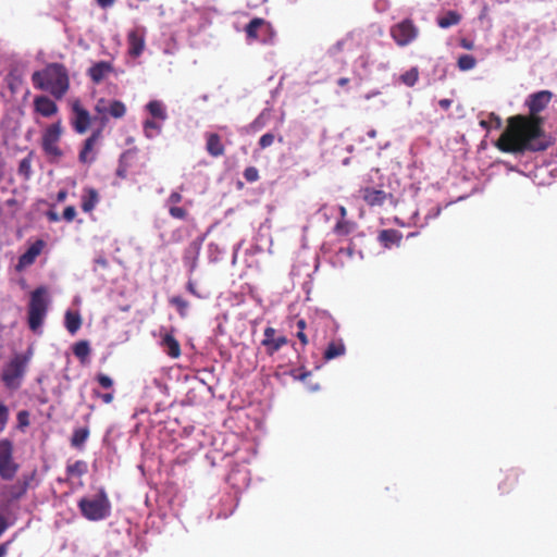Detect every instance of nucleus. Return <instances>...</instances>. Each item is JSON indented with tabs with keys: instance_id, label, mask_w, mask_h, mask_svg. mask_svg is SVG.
Segmentation results:
<instances>
[{
	"instance_id": "4468645a",
	"label": "nucleus",
	"mask_w": 557,
	"mask_h": 557,
	"mask_svg": "<svg viewBox=\"0 0 557 557\" xmlns=\"http://www.w3.org/2000/svg\"><path fill=\"white\" fill-rule=\"evenodd\" d=\"M275 333L276 330L272 326L264 329V338L262 339L261 345L265 347L267 354L269 356H273L288 343V339L285 336L274 337Z\"/></svg>"
},
{
	"instance_id": "f257e3e1",
	"label": "nucleus",
	"mask_w": 557,
	"mask_h": 557,
	"mask_svg": "<svg viewBox=\"0 0 557 557\" xmlns=\"http://www.w3.org/2000/svg\"><path fill=\"white\" fill-rule=\"evenodd\" d=\"M544 117L517 114L507 119V126L495 146L506 153L540 152L553 144L552 137L544 129Z\"/></svg>"
},
{
	"instance_id": "bb28decb",
	"label": "nucleus",
	"mask_w": 557,
	"mask_h": 557,
	"mask_svg": "<svg viewBox=\"0 0 557 557\" xmlns=\"http://www.w3.org/2000/svg\"><path fill=\"white\" fill-rule=\"evenodd\" d=\"M519 472L510 469L506 472L504 480L499 483V490L503 493H509L518 483Z\"/></svg>"
},
{
	"instance_id": "c9c22d12",
	"label": "nucleus",
	"mask_w": 557,
	"mask_h": 557,
	"mask_svg": "<svg viewBox=\"0 0 557 557\" xmlns=\"http://www.w3.org/2000/svg\"><path fill=\"white\" fill-rule=\"evenodd\" d=\"M352 228L354 223L347 220H339L334 227V232L339 236H346L351 233Z\"/></svg>"
},
{
	"instance_id": "4be33fe9",
	"label": "nucleus",
	"mask_w": 557,
	"mask_h": 557,
	"mask_svg": "<svg viewBox=\"0 0 557 557\" xmlns=\"http://www.w3.org/2000/svg\"><path fill=\"white\" fill-rule=\"evenodd\" d=\"M160 344L169 357L176 359L181 356V345L171 333H165L162 336Z\"/></svg>"
},
{
	"instance_id": "aec40b11",
	"label": "nucleus",
	"mask_w": 557,
	"mask_h": 557,
	"mask_svg": "<svg viewBox=\"0 0 557 557\" xmlns=\"http://www.w3.org/2000/svg\"><path fill=\"white\" fill-rule=\"evenodd\" d=\"M113 70V65L110 62L99 61L88 69L87 74L95 84H100Z\"/></svg>"
},
{
	"instance_id": "b1692460",
	"label": "nucleus",
	"mask_w": 557,
	"mask_h": 557,
	"mask_svg": "<svg viewBox=\"0 0 557 557\" xmlns=\"http://www.w3.org/2000/svg\"><path fill=\"white\" fill-rule=\"evenodd\" d=\"M99 202V194L92 188H85L82 195V210L84 212H91Z\"/></svg>"
},
{
	"instance_id": "a18cd8bd",
	"label": "nucleus",
	"mask_w": 557,
	"mask_h": 557,
	"mask_svg": "<svg viewBox=\"0 0 557 557\" xmlns=\"http://www.w3.org/2000/svg\"><path fill=\"white\" fill-rule=\"evenodd\" d=\"M92 395L97 398H100L104 404H111L114 399V393H100L98 389L92 391Z\"/></svg>"
},
{
	"instance_id": "774afa93",
	"label": "nucleus",
	"mask_w": 557,
	"mask_h": 557,
	"mask_svg": "<svg viewBox=\"0 0 557 557\" xmlns=\"http://www.w3.org/2000/svg\"><path fill=\"white\" fill-rule=\"evenodd\" d=\"M339 213H341V216H342L341 220H346L345 216L347 214V210H346L345 207H343V206L339 207Z\"/></svg>"
},
{
	"instance_id": "393cba45",
	"label": "nucleus",
	"mask_w": 557,
	"mask_h": 557,
	"mask_svg": "<svg viewBox=\"0 0 557 557\" xmlns=\"http://www.w3.org/2000/svg\"><path fill=\"white\" fill-rule=\"evenodd\" d=\"M345 352H346V347L342 339L332 341L331 343H329L327 347L325 348L323 358L325 360H332V359H335L337 357L345 355Z\"/></svg>"
},
{
	"instance_id": "473e14b6",
	"label": "nucleus",
	"mask_w": 557,
	"mask_h": 557,
	"mask_svg": "<svg viewBox=\"0 0 557 557\" xmlns=\"http://www.w3.org/2000/svg\"><path fill=\"white\" fill-rule=\"evenodd\" d=\"M88 471L87 462L84 460H77L74 463L67 465L66 473L69 476H83Z\"/></svg>"
},
{
	"instance_id": "9b49d317",
	"label": "nucleus",
	"mask_w": 557,
	"mask_h": 557,
	"mask_svg": "<svg viewBox=\"0 0 557 557\" xmlns=\"http://www.w3.org/2000/svg\"><path fill=\"white\" fill-rule=\"evenodd\" d=\"M362 200L369 207H382L386 202L395 203V197L392 193L376 187H363L360 189Z\"/></svg>"
},
{
	"instance_id": "052dcab7",
	"label": "nucleus",
	"mask_w": 557,
	"mask_h": 557,
	"mask_svg": "<svg viewBox=\"0 0 557 557\" xmlns=\"http://www.w3.org/2000/svg\"><path fill=\"white\" fill-rule=\"evenodd\" d=\"M66 196H67V193L66 190H59L58 195H57V200L59 202H62L66 199Z\"/></svg>"
},
{
	"instance_id": "6ab92c4d",
	"label": "nucleus",
	"mask_w": 557,
	"mask_h": 557,
	"mask_svg": "<svg viewBox=\"0 0 557 557\" xmlns=\"http://www.w3.org/2000/svg\"><path fill=\"white\" fill-rule=\"evenodd\" d=\"M206 151L213 158L222 157L225 153V147L222 138L216 133H206Z\"/></svg>"
},
{
	"instance_id": "de8ad7c7",
	"label": "nucleus",
	"mask_w": 557,
	"mask_h": 557,
	"mask_svg": "<svg viewBox=\"0 0 557 557\" xmlns=\"http://www.w3.org/2000/svg\"><path fill=\"white\" fill-rule=\"evenodd\" d=\"M183 199V196L181 194V191H172L169 196V198L166 199V203H168V207L170 206H176L177 203H180Z\"/></svg>"
},
{
	"instance_id": "1a4fd4ad",
	"label": "nucleus",
	"mask_w": 557,
	"mask_h": 557,
	"mask_svg": "<svg viewBox=\"0 0 557 557\" xmlns=\"http://www.w3.org/2000/svg\"><path fill=\"white\" fill-rule=\"evenodd\" d=\"M248 44H268L272 40L273 29L269 22L261 17L252 18L245 27Z\"/></svg>"
},
{
	"instance_id": "9d476101",
	"label": "nucleus",
	"mask_w": 557,
	"mask_h": 557,
	"mask_svg": "<svg viewBox=\"0 0 557 557\" xmlns=\"http://www.w3.org/2000/svg\"><path fill=\"white\" fill-rule=\"evenodd\" d=\"M95 111L101 115V124L106 125L108 122L107 115L114 119L123 117L126 114V106L121 100L109 101L100 98L95 106Z\"/></svg>"
},
{
	"instance_id": "8fccbe9b",
	"label": "nucleus",
	"mask_w": 557,
	"mask_h": 557,
	"mask_svg": "<svg viewBox=\"0 0 557 557\" xmlns=\"http://www.w3.org/2000/svg\"><path fill=\"white\" fill-rule=\"evenodd\" d=\"M186 288H187V290H188L191 295H194V296H196V297H198V298H200V297H201V296L199 295V293L197 292V289H196V285H195V283H194L193 281H188V283H187V285H186Z\"/></svg>"
},
{
	"instance_id": "58836bf2",
	"label": "nucleus",
	"mask_w": 557,
	"mask_h": 557,
	"mask_svg": "<svg viewBox=\"0 0 557 557\" xmlns=\"http://www.w3.org/2000/svg\"><path fill=\"white\" fill-rule=\"evenodd\" d=\"M10 419L9 407L0 400V433H2L8 425Z\"/></svg>"
},
{
	"instance_id": "39448f33",
	"label": "nucleus",
	"mask_w": 557,
	"mask_h": 557,
	"mask_svg": "<svg viewBox=\"0 0 557 557\" xmlns=\"http://www.w3.org/2000/svg\"><path fill=\"white\" fill-rule=\"evenodd\" d=\"M32 352L16 354L4 366L1 380L7 388L17 389L21 387L22 380L26 373Z\"/></svg>"
},
{
	"instance_id": "f8f14e48",
	"label": "nucleus",
	"mask_w": 557,
	"mask_h": 557,
	"mask_svg": "<svg viewBox=\"0 0 557 557\" xmlns=\"http://www.w3.org/2000/svg\"><path fill=\"white\" fill-rule=\"evenodd\" d=\"M553 92L549 90H541L533 92L525 99V107L529 110L527 115L533 117H542L540 113L544 111L552 101Z\"/></svg>"
},
{
	"instance_id": "7c9ffc66",
	"label": "nucleus",
	"mask_w": 557,
	"mask_h": 557,
	"mask_svg": "<svg viewBox=\"0 0 557 557\" xmlns=\"http://www.w3.org/2000/svg\"><path fill=\"white\" fill-rule=\"evenodd\" d=\"M148 112L151 114L154 119H160L162 121L166 120L168 115L164 109V106L159 100H151L146 106Z\"/></svg>"
},
{
	"instance_id": "f03ea898",
	"label": "nucleus",
	"mask_w": 557,
	"mask_h": 557,
	"mask_svg": "<svg viewBox=\"0 0 557 557\" xmlns=\"http://www.w3.org/2000/svg\"><path fill=\"white\" fill-rule=\"evenodd\" d=\"M35 88L50 92L55 99H62L70 88L66 67L61 63H50L44 70L32 75Z\"/></svg>"
},
{
	"instance_id": "37998d69",
	"label": "nucleus",
	"mask_w": 557,
	"mask_h": 557,
	"mask_svg": "<svg viewBox=\"0 0 557 557\" xmlns=\"http://www.w3.org/2000/svg\"><path fill=\"white\" fill-rule=\"evenodd\" d=\"M244 177L247 182H256L259 180V172L255 166H248L244 171Z\"/></svg>"
},
{
	"instance_id": "dca6fc26",
	"label": "nucleus",
	"mask_w": 557,
	"mask_h": 557,
	"mask_svg": "<svg viewBox=\"0 0 557 557\" xmlns=\"http://www.w3.org/2000/svg\"><path fill=\"white\" fill-rule=\"evenodd\" d=\"M102 129H96L91 135L84 141L83 148L79 151L78 160L81 163H90L95 161L94 148L101 138Z\"/></svg>"
},
{
	"instance_id": "72a5a7b5",
	"label": "nucleus",
	"mask_w": 557,
	"mask_h": 557,
	"mask_svg": "<svg viewBox=\"0 0 557 557\" xmlns=\"http://www.w3.org/2000/svg\"><path fill=\"white\" fill-rule=\"evenodd\" d=\"M457 64H458L459 70L469 71L475 66L476 60L471 54H462L458 58Z\"/></svg>"
},
{
	"instance_id": "20e7f679",
	"label": "nucleus",
	"mask_w": 557,
	"mask_h": 557,
	"mask_svg": "<svg viewBox=\"0 0 557 557\" xmlns=\"http://www.w3.org/2000/svg\"><path fill=\"white\" fill-rule=\"evenodd\" d=\"M78 508L84 518L90 521L103 520L110 516L111 504L103 488L91 498L83 497L78 502Z\"/></svg>"
},
{
	"instance_id": "e433bc0d",
	"label": "nucleus",
	"mask_w": 557,
	"mask_h": 557,
	"mask_svg": "<svg viewBox=\"0 0 557 557\" xmlns=\"http://www.w3.org/2000/svg\"><path fill=\"white\" fill-rule=\"evenodd\" d=\"M144 132L148 138H151L161 132V125L153 120H146L144 122Z\"/></svg>"
},
{
	"instance_id": "412c9836",
	"label": "nucleus",
	"mask_w": 557,
	"mask_h": 557,
	"mask_svg": "<svg viewBox=\"0 0 557 557\" xmlns=\"http://www.w3.org/2000/svg\"><path fill=\"white\" fill-rule=\"evenodd\" d=\"M201 244V240L196 239L189 243V245L185 248L183 260L190 271H194L197 267Z\"/></svg>"
},
{
	"instance_id": "13d9d810",
	"label": "nucleus",
	"mask_w": 557,
	"mask_h": 557,
	"mask_svg": "<svg viewBox=\"0 0 557 557\" xmlns=\"http://www.w3.org/2000/svg\"><path fill=\"white\" fill-rule=\"evenodd\" d=\"M453 101L450 99H441L438 101V106L444 109V110H448L451 106Z\"/></svg>"
},
{
	"instance_id": "338daca9",
	"label": "nucleus",
	"mask_w": 557,
	"mask_h": 557,
	"mask_svg": "<svg viewBox=\"0 0 557 557\" xmlns=\"http://www.w3.org/2000/svg\"><path fill=\"white\" fill-rule=\"evenodd\" d=\"M480 126L486 131L490 129V121L482 120L480 121Z\"/></svg>"
},
{
	"instance_id": "4c0bfd02",
	"label": "nucleus",
	"mask_w": 557,
	"mask_h": 557,
	"mask_svg": "<svg viewBox=\"0 0 557 557\" xmlns=\"http://www.w3.org/2000/svg\"><path fill=\"white\" fill-rule=\"evenodd\" d=\"M170 302L175 306L181 317L184 318L186 315L189 304L185 299L181 296H174L170 299Z\"/></svg>"
},
{
	"instance_id": "6e6552de",
	"label": "nucleus",
	"mask_w": 557,
	"mask_h": 557,
	"mask_svg": "<svg viewBox=\"0 0 557 557\" xmlns=\"http://www.w3.org/2000/svg\"><path fill=\"white\" fill-rule=\"evenodd\" d=\"M391 37L399 47H406L419 36V28L411 18H405L389 28Z\"/></svg>"
},
{
	"instance_id": "f704fd0d",
	"label": "nucleus",
	"mask_w": 557,
	"mask_h": 557,
	"mask_svg": "<svg viewBox=\"0 0 557 557\" xmlns=\"http://www.w3.org/2000/svg\"><path fill=\"white\" fill-rule=\"evenodd\" d=\"M418 78L419 72L417 67L410 69L400 76V81L409 87H412L418 82Z\"/></svg>"
},
{
	"instance_id": "e2e57ef3",
	"label": "nucleus",
	"mask_w": 557,
	"mask_h": 557,
	"mask_svg": "<svg viewBox=\"0 0 557 557\" xmlns=\"http://www.w3.org/2000/svg\"><path fill=\"white\" fill-rule=\"evenodd\" d=\"M298 331H305L307 324L304 319H299L296 323Z\"/></svg>"
},
{
	"instance_id": "bf43d9fd",
	"label": "nucleus",
	"mask_w": 557,
	"mask_h": 557,
	"mask_svg": "<svg viewBox=\"0 0 557 557\" xmlns=\"http://www.w3.org/2000/svg\"><path fill=\"white\" fill-rule=\"evenodd\" d=\"M460 46H461L462 48H465V49H468V50L473 49V42H471V41H469V40H467V39H462V40L460 41Z\"/></svg>"
},
{
	"instance_id": "864d4df0",
	"label": "nucleus",
	"mask_w": 557,
	"mask_h": 557,
	"mask_svg": "<svg viewBox=\"0 0 557 557\" xmlns=\"http://www.w3.org/2000/svg\"><path fill=\"white\" fill-rule=\"evenodd\" d=\"M293 375H294L295 379L305 382L306 379L311 375V372L304 371V372H301L299 374H295V371H293Z\"/></svg>"
},
{
	"instance_id": "2eb2a0df",
	"label": "nucleus",
	"mask_w": 557,
	"mask_h": 557,
	"mask_svg": "<svg viewBox=\"0 0 557 557\" xmlns=\"http://www.w3.org/2000/svg\"><path fill=\"white\" fill-rule=\"evenodd\" d=\"M72 110L75 114V119L73 121V127L75 132L78 134L86 133L90 125L89 112L82 107L79 100H75L72 103Z\"/></svg>"
},
{
	"instance_id": "a878e982",
	"label": "nucleus",
	"mask_w": 557,
	"mask_h": 557,
	"mask_svg": "<svg viewBox=\"0 0 557 557\" xmlns=\"http://www.w3.org/2000/svg\"><path fill=\"white\" fill-rule=\"evenodd\" d=\"M64 324H65V327L67 330V332L72 335L76 334V332L81 329L82 326V318H81V314L78 312H74V311H66L65 312V319H64Z\"/></svg>"
},
{
	"instance_id": "6e6d98bb",
	"label": "nucleus",
	"mask_w": 557,
	"mask_h": 557,
	"mask_svg": "<svg viewBox=\"0 0 557 557\" xmlns=\"http://www.w3.org/2000/svg\"><path fill=\"white\" fill-rule=\"evenodd\" d=\"M493 122L495 124V127H500L502 125V120L498 115H496L495 113H491L490 114V123Z\"/></svg>"
},
{
	"instance_id": "c756f323",
	"label": "nucleus",
	"mask_w": 557,
	"mask_h": 557,
	"mask_svg": "<svg viewBox=\"0 0 557 557\" xmlns=\"http://www.w3.org/2000/svg\"><path fill=\"white\" fill-rule=\"evenodd\" d=\"M33 157L34 151H29L28 154L20 161L17 173L25 180H29L32 176Z\"/></svg>"
},
{
	"instance_id": "ddd939ff",
	"label": "nucleus",
	"mask_w": 557,
	"mask_h": 557,
	"mask_svg": "<svg viewBox=\"0 0 557 557\" xmlns=\"http://www.w3.org/2000/svg\"><path fill=\"white\" fill-rule=\"evenodd\" d=\"M46 246L45 240L37 239L35 240L27 250L20 256L17 264H16V271H23L24 269L30 267L36 261L37 257L42 252L44 248Z\"/></svg>"
},
{
	"instance_id": "423d86ee",
	"label": "nucleus",
	"mask_w": 557,
	"mask_h": 557,
	"mask_svg": "<svg viewBox=\"0 0 557 557\" xmlns=\"http://www.w3.org/2000/svg\"><path fill=\"white\" fill-rule=\"evenodd\" d=\"M63 134V126L61 120L50 124L45 128L41 135V148L48 161L59 162L63 157V151L59 146Z\"/></svg>"
},
{
	"instance_id": "3c124183",
	"label": "nucleus",
	"mask_w": 557,
	"mask_h": 557,
	"mask_svg": "<svg viewBox=\"0 0 557 557\" xmlns=\"http://www.w3.org/2000/svg\"><path fill=\"white\" fill-rule=\"evenodd\" d=\"M11 544V541H7L2 544H0V557H5L9 552V546Z\"/></svg>"
},
{
	"instance_id": "a19ab883",
	"label": "nucleus",
	"mask_w": 557,
	"mask_h": 557,
	"mask_svg": "<svg viewBox=\"0 0 557 557\" xmlns=\"http://www.w3.org/2000/svg\"><path fill=\"white\" fill-rule=\"evenodd\" d=\"M96 381L103 388L109 389V388L113 387V380L109 375H107L104 373H98L96 375Z\"/></svg>"
},
{
	"instance_id": "ea45409f",
	"label": "nucleus",
	"mask_w": 557,
	"mask_h": 557,
	"mask_svg": "<svg viewBox=\"0 0 557 557\" xmlns=\"http://www.w3.org/2000/svg\"><path fill=\"white\" fill-rule=\"evenodd\" d=\"M169 214L173 219H177V220H186L187 216H188L187 210L185 208H183V207H177V206H170L169 207Z\"/></svg>"
},
{
	"instance_id": "a211bd4d",
	"label": "nucleus",
	"mask_w": 557,
	"mask_h": 557,
	"mask_svg": "<svg viewBox=\"0 0 557 557\" xmlns=\"http://www.w3.org/2000/svg\"><path fill=\"white\" fill-rule=\"evenodd\" d=\"M34 110L44 117H51L58 113L57 103L47 96H37L34 99Z\"/></svg>"
},
{
	"instance_id": "0e129e2a",
	"label": "nucleus",
	"mask_w": 557,
	"mask_h": 557,
	"mask_svg": "<svg viewBox=\"0 0 557 557\" xmlns=\"http://www.w3.org/2000/svg\"><path fill=\"white\" fill-rule=\"evenodd\" d=\"M348 83H349V78L348 77H341L337 81V85L341 86V87H345Z\"/></svg>"
},
{
	"instance_id": "7ed1b4c3",
	"label": "nucleus",
	"mask_w": 557,
	"mask_h": 557,
	"mask_svg": "<svg viewBox=\"0 0 557 557\" xmlns=\"http://www.w3.org/2000/svg\"><path fill=\"white\" fill-rule=\"evenodd\" d=\"M49 308L48 289L39 286L30 293L27 307V323L33 332H38L47 317Z\"/></svg>"
},
{
	"instance_id": "5fc2aeb1",
	"label": "nucleus",
	"mask_w": 557,
	"mask_h": 557,
	"mask_svg": "<svg viewBox=\"0 0 557 557\" xmlns=\"http://www.w3.org/2000/svg\"><path fill=\"white\" fill-rule=\"evenodd\" d=\"M297 338L300 341L302 346H306L308 344V337L305 334V331H298L296 334Z\"/></svg>"
},
{
	"instance_id": "09e8293b",
	"label": "nucleus",
	"mask_w": 557,
	"mask_h": 557,
	"mask_svg": "<svg viewBox=\"0 0 557 557\" xmlns=\"http://www.w3.org/2000/svg\"><path fill=\"white\" fill-rule=\"evenodd\" d=\"M76 216V209L73 206H67L63 210V219L67 222H72Z\"/></svg>"
},
{
	"instance_id": "0eeeda50",
	"label": "nucleus",
	"mask_w": 557,
	"mask_h": 557,
	"mask_svg": "<svg viewBox=\"0 0 557 557\" xmlns=\"http://www.w3.org/2000/svg\"><path fill=\"white\" fill-rule=\"evenodd\" d=\"M14 446L8 438L0 440V478L5 481L12 480L18 472L20 465L15 462Z\"/></svg>"
},
{
	"instance_id": "69168bd1",
	"label": "nucleus",
	"mask_w": 557,
	"mask_h": 557,
	"mask_svg": "<svg viewBox=\"0 0 557 557\" xmlns=\"http://www.w3.org/2000/svg\"><path fill=\"white\" fill-rule=\"evenodd\" d=\"M117 176L124 178L126 177V170L124 168H119L116 171Z\"/></svg>"
},
{
	"instance_id": "2f4dec72",
	"label": "nucleus",
	"mask_w": 557,
	"mask_h": 557,
	"mask_svg": "<svg viewBox=\"0 0 557 557\" xmlns=\"http://www.w3.org/2000/svg\"><path fill=\"white\" fill-rule=\"evenodd\" d=\"M73 354L81 360L82 363H85L88 356L90 355L89 343L87 341H79L75 343L73 346Z\"/></svg>"
},
{
	"instance_id": "c03bdc74",
	"label": "nucleus",
	"mask_w": 557,
	"mask_h": 557,
	"mask_svg": "<svg viewBox=\"0 0 557 557\" xmlns=\"http://www.w3.org/2000/svg\"><path fill=\"white\" fill-rule=\"evenodd\" d=\"M27 491V483H23L20 486H12L10 495L12 499L21 498Z\"/></svg>"
},
{
	"instance_id": "c85d7f7f",
	"label": "nucleus",
	"mask_w": 557,
	"mask_h": 557,
	"mask_svg": "<svg viewBox=\"0 0 557 557\" xmlns=\"http://www.w3.org/2000/svg\"><path fill=\"white\" fill-rule=\"evenodd\" d=\"M88 437H89V429L88 428L85 426V428L75 429L72 434V437H71V445L75 448L81 449L84 446V444Z\"/></svg>"
},
{
	"instance_id": "f3484780",
	"label": "nucleus",
	"mask_w": 557,
	"mask_h": 557,
	"mask_svg": "<svg viewBox=\"0 0 557 557\" xmlns=\"http://www.w3.org/2000/svg\"><path fill=\"white\" fill-rule=\"evenodd\" d=\"M128 53L133 58L139 57L145 49V30L133 29L127 35Z\"/></svg>"
},
{
	"instance_id": "5701e85b",
	"label": "nucleus",
	"mask_w": 557,
	"mask_h": 557,
	"mask_svg": "<svg viewBox=\"0 0 557 557\" xmlns=\"http://www.w3.org/2000/svg\"><path fill=\"white\" fill-rule=\"evenodd\" d=\"M401 239V233L394 228L383 230L379 234V240L385 248H391L393 245L399 246Z\"/></svg>"
},
{
	"instance_id": "49530a36",
	"label": "nucleus",
	"mask_w": 557,
	"mask_h": 557,
	"mask_svg": "<svg viewBox=\"0 0 557 557\" xmlns=\"http://www.w3.org/2000/svg\"><path fill=\"white\" fill-rule=\"evenodd\" d=\"M274 135L272 133H267L262 135L259 139V146L261 149H265L270 147L274 143Z\"/></svg>"
},
{
	"instance_id": "79ce46f5",
	"label": "nucleus",
	"mask_w": 557,
	"mask_h": 557,
	"mask_svg": "<svg viewBox=\"0 0 557 557\" xmlns=\"http://www.w3.org/2000/svg\"><path fill=\"white\" fill-rule=\"evenodd\" d=\"M17 426L24 429L29 425V412L27 410H21L17 412Z\"/></svg>"
},
{
	"instance_id": "680f3d73",
	"label": "nucleus",
	"mask_w": 557,
	"mask_h": 557,
	"mask_svg": "<svg viewBox=\"0 0 557 557\" xmlns=\"http://www.w3.org/2000/svg\"><path fill=\"white\" fill-rule=\"evenodd\" d=\"M47 216H48V220L51 221V222H57L59 220V216L55 212L53 211H49L47 213Z\"/></svg>"
},
{
	"instance_id": "4d7b16f0",
	"label": "nucleus",
	"mask_w": 557,
	"mask_h": 557,
	"mask_svg": "<svg viewBox=\"0 0 557 557\" xmlns=\"http://www.w3.org/2000/svg\"><path fill=\"white\" fill-rule=\"evenodd\" d=\"M9 524L7 522L5 517L0 515V536L4 533V531L8 529Z\"/></svg>"
},
{
	"instance_id": "603ef678",
	"label": "nucleus",
	"mask_w": 557,
	"mask_h": 557,
	"mask_svg": "<svg viewBox=\"0 0 557 557\" xmlns=\"http://www.w3.org/2000/svg\"><path fill=\"white\" fill-rule=\"evenodd\" d=\"M97 4L102 8L107 9L114 4L115 0H96Z\"/></svg>"
},
{
	"instance_id": "cd10ccee",
	"label": "nucleus",
	"mask_w": 557,
	"mask_h": 557,
	"mask_svg": "<svg viewBox=\"0 0 557 557\" xmlns=\"http://www.w3.org/2000/svg\"><path fill=\"white\" fill-rule=\"evenodd\" d=\"M460 21L461 15L457 11L450 10L437 18V25L441 28H448L450 26L459 24Z\"/></svg>"
}]
</instances>
